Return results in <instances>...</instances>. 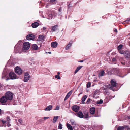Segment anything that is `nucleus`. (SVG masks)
I'll return each instance as SVG.
<instances>
[{
    "label": "nucleus",
    "mask_w": 130,
    "mask_h": 130,
    "mask_svg": "<svg viewBox=\"0 0 130 130\" xmlns=\"http://www.w3.org/2000/svg\"><path fill=\"white\" fill-rule=\"evenodd\" d=\"M30 76H24V77L23 81L25 82H27L30 79Z\"/></svg>",
    "instance_id": "f3484780"
},
{
    "label": "nucleus",
    "mask_w": 130,
    "mask_h": 130,
    "mask_svg": "<svg viewBox=\"0 0 130 130\" xmlns=\"http://www.w3.org/2000/svg\"><path fill=\"white\" fill-rule=\"evenodd\" d=\"M103 103V101L102 99H100L99 101H98L97 102V103L98 104H100L102 103Z\"/></svg>",
    "instance_id": "2f4dec72"
},
{
    "label": "nucleus",
    "mask_w": 130,
    "mask_h": 130,
    "mask_svg": "<svg viewBox=\"0 0 130 130\" xmlns=\"http://www.w3.org/2000/svg\"><path fill=\"white\" fill-rule=\"evenodd\" d=\"M55 78L56 79L57 78L58 79H60V77L58 75H56L55 76Z\"/></svg>",
    "instance_id": "f704fd0d"
},
{
    "label": "nucleus",
    "mask_w": 130,
    "mask_h": 130,
    "mask_svg": "<svg viewBox=\"0 0 130 130\" xmlns=\"http://www.w3.org/2000/svg\"><path fill=\"white\" fill-rule=\"evenodd\" d=\"M1 113V110L0 109V114Z\"/></svg>",
    "instance_id": "bf43d9fd"
},
{
    "label": "nucleus",
    "mask_w": 130,
    "mask_h": 130,
    "mask_svg": "<svg viewBox=\"0 0 130 130\" xmlns=\"http://www.w3.org/2000/svg\"><path fill=\"white\" fill-rule=\"evenodd\" d=\"M130 19H129V20H130V18H129Z\"/></svg>",
    "instance_id": "0e129e2a"
},
{
    "label": "nucleus",
    "mask_w": 130,
    "mask_h": 130,
    "mask_svg": "<svg viewBox=\"0 0 130 130\" xmlns=\"http://www.w3.org/2000/svg\"><path fill=\"white\" fill-rule=\"evenodd\" d=\"M124 128L123 127H119L117 129V130H124Z\"/></svg>",
    "instance_id": "c85d7f7f"
},
{
    "label": "nucleus",
    "mask_w": 130,
    "mask_h": 130,
    "mask_svg": "<svg viewBox=\"0 0 130 130\" xmlns=\"http://www.w3.org/2000/svg\"><path fill=\"white\" fill-rule=\"evenodd\" d=\"M58 116H55L54 117V118L53 119V120L52 122L53 123H54L56 122V121L57 120V119H58Z\"/></svg>",
    "instance_id": "bb28decb"
},
{
    "label": "nucleus",
    "mask_w": 130,
    "mask_h": 130,
    "mask_svg": "<svg viewBox=\"0 0 130 130\" xmlns=\"http://www.w3.org/2000/svg\"><path fill=\"white\" fill-rule=\"evenodd\" d=\"M105 73L104 71L103 70L101 71L100 73L99 74V76H103L104 75V74Z\"/></svg>",
    "instance_id": "a878e982"
},
{
    "label": "nucleus",
    "mask_w": 130,
    "mask_h": 130,
    "mask_svg": "<svg viewBox=\"0 0 130 130\" xmlns=\"http://www.w3.org/2000/svg\"><path fill=\"white\" fill-rule=\"evenodd\" d=\"M97 91H95L94 92V96L95 95H96L97 93Z\"/></svg>",
    "instance_id": "49530a36"
},
{
    "label": "nucleus",
    "mask_w": 130,
    "mask_h": 130,
    "mask_svg": "<svg viewBox=\"0 0 130 130\" xmlns=\"http://www.w3.org/2000/svg\"><path fill=\"white\" fill-rule=\"evenodd\" d=\"M49 18L50 19H52L53 18V15L52 14H50L49 15Z\"/></svg>",
    "instance_id": "a19ab883"
},
{
    "label": "nucleus",
    "mask_w": 130,
    "mask_h": 130,
    "mask_svg": "<svg viewBox=\"0 0 130 130\" xmlns=\"http://www.w3.org/2000/svg\"><path fill=\"white\" fill-rule=\"evenodd\" d=\"M66 18V17L65 18Z\"/></svg>",
    "instance_id": "69168bd1"
},
{
    "label": "nucleus",
    "mask_w": 130,
    "mask_h": 130,
    "mask_svg": "<svg viewBox=\"0 0 130 130\" xmlns=\"http://www.w3.org/2000/svg\"><path fill=\"white\" fill-rule=\"evenodd\" d=\"M2 78L7 80L10 79H14L16 78L15 74L13 72H10L9 74V77H8L6 74L4 72L3 73Z\"/></svg>",
    "instance_id": "f257e3e1"
},
{
    "label": "nucleus",
    "mask_w": 130,
    "mask_h": 130,
    "mask_svg": "<svg viewBox=\"0 0 130 130\" xmlns=\"http://www.w3.org/2000/svg\"><path fill=\"white\" fill-rule=\"evenodd\" d=\"M72 125L73 126V127L74 128H77L79 126L78 124L76 122L74 121H70Z\"/></svg>",
    "instance_id": "423d86ee"
},
{
    "label": "nucleus",
    "mask_w": 130,
    "mask_h": 130,
    "mask_svg": "<svg viewBox=\"0 0 130 130\" xmlns=\"http://www.w3.org/2000/svg\"><path fill=\"white\" fill-rule=\"evenodd\" d=\"M44 38V36L43 35H39L38 37V40L39 41H43Z\"/></svg>",
    "instance_id": "412c9836"
},
{
    "label": "nucleus",
    "mask_w": 130,
    "mask_h": 130,
    "mask_svg": "<svg viewBox=\"0 0 130 130\" xmlns=\"http://www.w3.org/2000/svg\"><path fill=\"white\" fill-rule=\"evenodd\" d=\"M64 100H65V98H64Z\"/></svg>",
    "instance_id": "e2e57ef3"
},
{
    "label": "nucleus",
    "mask_w": 130,
    "mask_h": 130,
    "mask_svg": "<svg viewBox=\"0 0 130 130\" xmlns=\"http://www.w3.org/2000/svg\"><path fill=\"white\" fill-rule=\"evenodd\" d=\"M43 29L44 30H45V29H46V28L45 27H44L43 28Z\"/></svg>",
    "instance_id": "6e6d98bb"
},
{
    "label": "nucleus",
    "mask_w": 130,
    "mask_h": 130,
    "mask_svg": "<svg viewBox=\"0 0 130 130\" xmlns=\"http://www.w3.org/2000/svg\"><path fill=\"white\" fill-rule=\"evenodd\" d=\"M121 63L123 66H124L125 64V63L124 62H121Z\"/></svg>",
    "instance_id": "09e8293b"
},
{
    "label": "nucleus",
    "mask_w": 130,
    "mask_h": 130,
    "mask_svg": "<svg viewBox=\"0 0 130 130\" xmlns=\"http://www.w3.org/2000/svg\"><path fill=\"white\" fill-rule=\"evenodd\" d=\"M116 60V58L115 57H114L113 58V59H112V61L113 62H114V61H115Z\"/></svg>",
    "instance_id": "c03bdc74"
},
{
    "label": "nucleus",
    "mask_w": 130,
    "mask_h": 130,
    "mask_svg": "<svg viewBox=\"0 0 130 130\" xmlns=\"http://www.w3.org/2000/svg\"><path fill=\"white\" fill-rule=\"evenodd\" d=\"M70 4L69 5H68V8H69V7H71V6H70Z\"/></svg>",
    "instance_id": "603ef678"
},
{
    "label": "nucleus",
    "mask_w": 130,
    "mask_h": 130,
    "mask_svg": "<svg viewBox=\"0 0 130 130\" xmlns=\"http://www.w3.org/2000/svg\"><path fill=\"white\" fill-rule=\"evenodd\" d=\"M35 38V36L32 34H29L27 35L26 37V39L29 40H33Z\"/></svg>",
    "instance_id": "0eeeda50"
},
{
    "label": "nucleus",
    "mask_w": 130,
    "mask_h": 130,
    "mask_svg": "<svg viewBox=\"0 0 130 130\" xmlns=\"http://www.w3.org/2000/svg\"><path fill=\"white\" fill-rule=\"evenodd\" d=\"M73 92L72 90H71L67 94L66 96V100L72 94Z\"/></svg>",
    "instance_id": "a211bd4d"
},
{
    "label": "nucleus",
    "mask_w": 130,
    "mask_h": 130,
    "mask_svg": "<svg viewBox=\"0 0 130 130\" xmlns=\"http://www.w3.org/2000/svg\"><path fill=\"white\" fill-rule=\"evenodd\" d=\"M58 129H61L62 128V125L61 124L59 123L58 126Z\"/></svg>",
    "instance_id": "c9c22d12"
},
{
    "label": "nucleus",
    "mask_w": 130,
    "mask_h": 130,
    "mask_svg": "<svg viewBox=\"0 0 130 130\" xmlns=\"http://www.w3.org/2000/svg\"><path fill=\"white\" fill-rule=\"evenodd\" d=\"M5 96L8 100H11L13 98V94L11 92L8 91L6 93Z\"/></svg>",
    "instance_id": "39448f33"
},
{
    "label": "nucleus",
    "mask_w": 130,
    "mask_h": 130,
    "mask_svg": "<svg viewBox=\"0 0 130 130\" xmlns=\"http://www.w3.org/2000/svg\"><path fill=\"white\" fill-rule=\"evenodd\" d=\"M119 53L121 54H124V51L123 50H118Z\"/></svg>",
    "instance_id": "473e14b6"
},
{
    "label": "nucleus",
    "mask_w": 130,
    "mask_h": 130,
    "mask_svg": "<svg viewBox=\"0 0 130 130\" xmlns=\"http://www.w3.org/2000/svg\"><path fill=\"white\" fill-rule=\"evenodd\" d=\"M129 19H130L129 18H128L127 19V20H126L125 21V22L127 24L130 21V20H129Z\"/></svg>",
    "instance_id": "58836bf2"
},
{
    "label": "nucleus",
    "mask_w": 130,
    "mask_h": 130,
    "mask_svg": "<svg viewBox=\"0 0 130 130\" xmlns=\"http://www.w3.org/2000/svg\"><path fill=\"white\" fill-rule=\"evenodd\" d=\"M83 60H80L79 61V62H83Z\"/></svg>",
    "instance_id": "864d4df0"
},
{
    "label": "nucleus",
    "mask_w": 130,
    "mask_h": 130,
    "mask_svg": "<svg viewBox=\"0 0 130 130\" xmlns=\"http://www.w3.org/2000/svg\"><path fill=\"white\" fill-rule=\"evenodd\" d=\"M91 85V83L90 82H88L86 85L87 87V88L90 87V86Z\"/></svg>",
    "instance_id": "7c9ffc66"
},
{
    "label": "nucleus",
    "mask_w": 130,
    "mask_h": 130,
    "mask_svg": "<svg viewBox=\"0 0 130 130\" xmlns=\"http://www.w3.org/2000/svg\"><path fill=\"white\" fill-rule=\"evenodd\" d=\"M7 99L5 96H3L0 99V102L3 104V103L6 102Z\"/></svg>",
    "instance_id": "f8f14e48"
},
{
    "label": "nucleus",
    "mask_w": 130,
    "mask_h": 130,
    "mask_svg": "<svg viewBox=\"0 0 130 130\" xmlns=\"http://www.w3.org/2000/svg\"><path fill=\"white\" fill-rule=\"evenodd\" d=\"M95 108L94 107H92L90 108V112L92 114H94L95 112Z\"/></svg>",
    "instance_id": "6ab92c4d"
},
{
    "label": "nucleus",
    "mask_w": 130,
    "mask_h": 130,
    "mask_svg": "<svg viewBox=\"0 0 130 130\" xmlns=\"http://www.w3.org/2000/svg\"><path fill=\"white\" fill-rule=\"evenodd\" d=\"M91 100V99L90 98H88L86 102V103L87 104H89L90 103Z\"/></svg>",
    "instance_id": "e433bc0d"
},
{
    "label": "nucleus",
    "mask_w": 130,
    "mask_h": 130,
    "mask_svg": "<svg viewBox=\"0 0 130 130\" xmlns=\"http://www.w3.org/2000/svg\"><path fill=\"white\" fill-rule=\"evenodd\" d=\"M57 43L56 42H53L51 44V46L53 48L56 47L57 45Z\"/></svg>",
    "instance_id": "dca6fc26"
},
{
    "label": "nucleus",
    "mask_w": 130,
    "mask_h": 130,
    "mask_svg": "<svg viewBox=\"0 0 130 130\" xmlns=\"http://www.w3.org/2000/svg\"><path fill=\"white\" fill-rule=\"evenodd\" d=\"M59 106L58 105L57 106L56 108L55 109V110H59Z\"/></svg>",
    "instance_id": "37998d69"
},
{
    "label": "nucleus",
    "mask_w": 130,
    "mask_h": 130,
    "mask_svg": "<svg viewBox=\"0 0 130 130\" xmlns=\"http://www.w3.org/2000/svg\"><path fill=\"white\" fill-rule=\"evenodd\" d=\"M73 42L71 40L70 41L69 44H67L66 46V50H67L70 48Z\"/></svg>",
    "instance_id": "4468645a"
},
{
    "label": "nucleus",
    "mask_w": 130,
    "mask_h": 130,
    "mask_svg": "<svg viewBox=\"0 0 130 130\" xmlns=\"http://www.w3.org/2000/svg\"><path fill=\"white\" fill-rule=\"evenodd\" d=\"M128 119H130V116H128Z\"/></svg>",
    "instance_id": "4d7b16f0"
},
{
    "label": "nucleus",
    "mask_w": 130,
    "mask_h": 130,
    "mask_svg": "<svg viewBox=\"0 0 130 130\" xmlns=\"http://www.w3.org/2000/svg\"><path fill=\"white\" fill-rule=\"evenodd\" d=\"M114 71L115 73L117 75L121 77H124L127 74H126L125 75L123 74L122 72L119 71L118 69H115V70H114Z\"/></svg>",
    "instance_id": "f03ea898"
},
{
    "label": "nucleus",
    "mask_w": 130,
    "mask_h": 130,
    "mask_svg": "<svg viewBox=\"0 0 130 130\" xmlns=\"http://www.w3.org/2000/svg\"><path fill=\"white\" fill-rule=\"evenodd\" d=\"M24 76H30L29 73L28 72H26L24 74Z\"/></svg>",
    "instance_id": "72a5a7b5"
},
{
    "label": "nucleus",
    "mask_w": 130,
    "mask_h": 130,
    "mask_svg": "<svg viewBox=\"0 0 130 130\" xmlns=\"http://www.w3.org/2000/svg\"><path fill=\"white\" fill-rule=\"evenodd\" d=\"M67 127L69 130H73L72 126L70 124L67 123Z\"/></svg>",
    "instance_id": "4be33fe9"
},
{
    "label": "nucleus",
    "mask_w": 130,
    "mask_h": 130,
    "mask_svg": "<svg viewBox=\"0 0 130 130\" xmlns=\"http://www.w3.org/2000/svg\"><path fill=\"white\" fill-rule=\"evenodd\" d=\"M61 9H60L59 10V13H58V15H60L61 14Z\"/></svg>",
    "instance_id": "79ce46f5"
},
{
    "label": "nucleus",
    "mask_w": 130,
    "mask_h": 130,
    "mask_svg": "<svg viewBox=\"0 0 130 130\" xmlns=\"http://www.w3.org/2000/svg\"><path fill=\"white\" fill-rule=\"evenodd\" d=\"M60 73L59 72H58L57 73V75H60Z\"/></svg>",
    "instance_id": "3c124183"
},
{
    "label": "nucleus",
    "mask_w": 130,
    "mask_h": 130,
    "mask_svg": "<svg viewBox=\"0 0 130 130\" xmlns=\"http://www.w3.org/2000/svg\"><path fill=\"white\" fill-rule=\"evenodd\" d=\"M83 67L82 66H79L77 67V69L74 72V74H75L77 73Z\"/></svg>",
    "instance_id": "aec40b11"
},
{
    "label": "nucleus",
    "mask_w": 130,
    "mask_h": 130,
    "mask_svg": "<svg viewBox=\"0 0 130 130\" xmlns=\"http://www.w3.org/2000/svg\"><path fill=\"white\" fill-rule=\"evenodd\" d=\"M7 121H4L3 120H1V121H2L3 124H5V123L7 122V126L8 127H10L11 126V124L9 123V121L10 120V119L9 117H8L7 118Z\"/></svg>",
    "instance_id": "9d476101"
},
{
    "label": "nucleus",
    "mask_w": 130,
    "mask_h": 130,
    "mask_svg": "<svg viewBox=\"0 0 130 130\" xmlns=\"http://www.w3.org/2000/svg\"><path fill=\"white\" fill-rule=\"evenodd\" d=\"M89 115L88 114H86L84 115V117L85 118H88Z\"/></svg>",
    "instance_id": "4c0bfd02"
},
{
    "label": "nucleus",
    "mask_w": 130,
    "mask_h": 130,
    "mask_svg": "<svg viewBox=\"0 0 130 130\" xmlns=\"http://www.w3.org/2000/svg\"><path fill=\"white\" fill-rule=\"evenodd\" d=\"M87 97V96L86 95H85L82 98V102H84Z\"/></svg>",
    "instance_id": "cd10ccee"
},
{
    "label": "nucleus",
    "mask_w": 130,
    "mask_h": 130,
    "mask_svg": "<svg viewBox=\"0 0 130 130\" xmlns=\"http://www.w3.org/2000/svg\"><path fill=\"white\" fill-rule=\"evenodd\" d=\"M49 118V117H44L43 118V119L44 120H46L47 119H48Z\"/></svg>",
    "instance_id": "de8ad7c7"
},
{
    "label": "nucleus",
    "mask_w": 130,
    "mask_h": 130,
    "mask_svg": "<svg viewBox=\"0 0 130 130\" xmlns=\"http://www.w3.org/2000/svg\"><path fill=\"white\" fill-rule=\"evenodd\" d=\"M124 55L126 58H130V52L127 51H124Z\"/></svg>",
    "instance_id": "9b49d317"
},
{
    "label": "nucleus",
    "mask_w": 130,
    "mask_h": 130,
    "mask_svg": "<svg viewBox=\"0 0 130 130\" xmlns=\"http://www.w3.org/2000/svg\"><path fill=\"white\" fill-rule=\"evenodd\" d=\"M128 73H127V74L128 73H130V69L128 71Z\"/></svg>",
    "instance_id": "5fc2aeb1"
},
{
    "label": "nucleus",
    "mask_w": 130,
    "mask_h": 130,
    "mask_svg": "<svg viewBox=\"0 0 130 130\" xmlns=\"http://www.w3.org/2000/svg\"><path fill=\"white\" fill-rule=\"evenodd\" d=\"M56 0H50V2L51 3L54 4L53 3Z\"/></svg>",
    "instance_id": "ea45409f"
},
{
    "label": "nucleus",
    "mask_w": 130,
    "mask_h": 130,
    "mask_svg": "<svg viewBox=\"0 0 130 130\" xmlns=\"http://www.w3.org/2000/svg\"><path fill=\"white\" fill-rule=\"evenodd\" d=\"M48 53L50 54L51 53V52H48Z\"/></svg>",
    "instance_id": "13d9d810"
},
{
    "label": "nucleus",
    "mask_w": 130,
    "mask_h": 130,
    "mask_svg": "<svg viewBox=\"0 0 130 130\" xmlns=\"http://www.w3.org/2000/svg\"><path fill=\"white\" fill-rule=\"evenodd\" d=\"M16 46H15V48H16Z\"/></svg>",
    "instance_id": "680f3d73"
},
{
    "label": "nucleus",
    "mask_w": 130,
    "mask_h": 130,
    "mask_svg": "<svg viewBox=\"0 0 130 130\" xmlns=\"http://www.w3.org/2000/svg\"><path fill=\"white\" fill-rule=\"evenodd\" d=\"M80 107L77 105L73 106L72 107V109L73 111L76 112L78 111L79 110Z\"/></svg>",
    "instance_id": "1a4fd4ad"
},
{
    "label": "nucleus",
    "mask_w": 130,
    "mask_h": 130,
    "mask_svg": "<svg viewBox=\"0 0 130 130\" xmlns=\"http://www.w3.org/2000/svg\"><path fill=\"white\" fill-rule=\"evenodd\" d=\"M76 115L81 118H84V115L81 111H79L76 113Z\"/></svg>",
    "instance_id": "ddd939ff"
},
{
    "label": "nucleus",
    "mask_w": 130,
    "mask_h": 130,
    "mask_svg": "<svg viewBox=\"0 0 130 130\" xmlns=\"http://www.w3.org/2000/svg\"><path fill=\"white\" fill-rule=\"evenodd\" d=\"M30 46V44L29 42H24L23 44L22 51L23 52L26 51L29 48Z\"/></svg>",
    "instance_id": "7ed1b4c3"
},
{
    "label": "nucleus",
    "mask_w": 130,
    "mask_h": 130,
    "mask_svg": "<svg viewBox=\"0 0 130 130\" xmlns=\"http://www.w3.org/2000/svg\"><path fill=\"white\" fill-rule=\"evenodd\" d=\"M52 107V105H49L44 110L45 111H50L51 110Z\"/></svg>",
    "instance_id": "b1692460"
},
{
    "label": "nucleus",
    "mask_w": 130,
    "mask_h": 130,
    "mask_svg": "<svg viewBox=\"0 0 130 130\" xmlns=\"http://www.w3.org/2000/svg\"><path fill=\"white\" fill-rule=\"evenodd\" d=\"M18 121L19 122H20V123H22V120H21V119H19Z\"/></svg>",
    "instance_id": "a18cd8bd"
},
{
    "label": "nucleus",
    "mask_w": 130,
    "mask_h": 130,
    "mask_svg": "<svg viewBox=\"0 0 130 130\" xmlns=\"http://www.w3.org/2000/svg\"><path fill=\"white\" fill-rule=\"evenodd\" d=\"M58 26L57 25H55L52 27L51 31L54 32L56 31L58 29Z\"/></svg>",
    "instance_id": "2eb2a0df"
},
{
    "label": "nucleus",
    "mask_w": 130,
    "mask_h": 130,
    "mask_svg": "<svg viewBox=\"0 0 130 130\" xmlns=\"http://www.w3.org/2000/svg\"><path fill=\"white\" fill-rule=\"evenodd\" d=\"M127 130H130V128H128Z\"/></svg>",
    "instance_id": "052dcab7"
},
{
    "label": "nucleus",
    "mask_w": 130,
    "mask_h": 130,
    "mask_svg": "<svg viewBox=\"0 0 130 130\" xmlns=\"http://www.w3.org/2000/svg\"><path fill=\"white\" fill-rule=\"evenodd\" d=\"M114 32L116 33H117V29H114Z\"/></svg>",
    "instance_id": "8fccbe9b"
},
{
    "label": "nucleus",
    "mask_w": 130,
    "mask_h": 130,
    "mask_svg": "<svg viewBox=\"0 0 130 130\" xmlns=\"http://www.w3.org/2000/svg\"><path fill=\"white\" fill-rule=\"evenodd\" d=\"M15 72L18 74H21L22 73V71L21 69L17 66L16 67L15 69Z\"/></svg>",
    "instance_id": "6e6552de"
},
{
    "label": "nucleus",
    "mask_w": 130,
    "mask_h": 130,
    "mask_svg": "<svg viewBox=\"0 0 130 130\" xmlns=\"http://www.w3.org/2000/svg\"><path fill=\"white\" fill-rule=\"evenodd\" d=\"M39 25V23H38L35 22L32 24V26L34 28L37 27Z\"/></svg>",
    "instance_id": "5701e85b"
},
{
    "label": "nucleus",
    "mask_w": 130,
    "mask_h": 130,
    "mask_svg": "<svg viewBox=\"0 0 130 130\" xmlns=\"http://www.w3.org/2000/svg\"><path fill=\"white\" fill-rule=\"evenodd\" d=\"M32 48L35 50H37L38 49V47L37 45L36 44H34L32 46Z\"/></svg>",
    "instance_id": "393cba45"
},
{
    "label": "nucleus",
    "mask_w": 130,
    "mask_h": 130,
    "mask_svg": "<svg viewBox=\"0 0 130 130\" xmlns=\"http://www.w3.org/2000/svg\"><path fill=\"white\" fill-rule=\"evenodd\" d=\"M111 85L110 84L108 85L107 86L108 88H109L110 89L113 90V87H116V86L117 83L114 80L112 79L111 81Z\"/></svg>",
    "instance_id": "20e7f679"
},
{
    "label": "nucleus",
    "mask_w": 130,
    "mask_h": 130,
    "mask_svg": "<svg viewBox=\"0 0 130 130\" xmlns=\"http://www.w3.org/2000/svg\"><path fill=\"white\" fill-rule=\"evenodd\" d=\"M123 47V45L121 44L118 46L117 47V49L119 50H120Z\"/></svg>",
    "instance_id": "c756f323"
}]
</instances>
